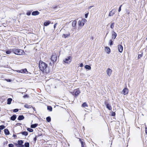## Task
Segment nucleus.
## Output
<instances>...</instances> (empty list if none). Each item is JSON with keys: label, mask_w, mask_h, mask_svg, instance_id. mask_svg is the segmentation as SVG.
Masks as SVG:
<instances>
[{"label": "nucleus", "mask_w": 147, "mask_h": 147, "mask_svg": "<svg viewBox=\"0 0 147 147\" xmlns=\"http://www.w3.org/2000/svg\"><path fill=\"white\" fill-rule=\"evenodd\" d=\"M146 40H147V38H146Z\"/></svg>", "instance_id": "13d9d810"}, {"label": "nucleus", "mask_w": 147, "mask_h": 147, "mask_svg": "<svg viewBox=\"0 0 147 147\" xmlns=\"http://www.w3.org/2000/svg\"><path fill=\"white\" fill-rule=\"evenodd\" d=\"M117 34L114 31H113L112 32V38L113 39H115L116 38V37L117 36Z\"/></svg>", "instance_id": "9d476101"}, {"label": "nucleus", "mask_w": 147, "mask_h": 147, "mask_svg": "<svg viewBox=\"0 0 147 147\" xmlns=\"http://www.w3.org/2000/svg\"><path fill=\"white\" fill-rule=\"evenodd\" d=\"M106 107H107V108L108 109H109V110H110L111 109V107L110 106H109L108 104H107L106 105Z\"/></svg>", "instance_id": "473e14b6"}, {"label": "nucleus", "mask_w": 147, "mask_h": 147, "mask_svg": "<svg viewBox=\"0 0 147 147\" xmlns=\"http://www.w3.org/2000/svg\"><path fill=\"white\" fill-rule=\"evenodd\" d=\"M121 6H122V5H121L119 7V9L118 10V11L119 12H120V11H121Z\"/></svg>", "instance_id": "ea45409f"}, {"label": "nucleus", "mask_w": 147, "mask_h": 147, "mask_svg": "<svg viewBox=\"0 0 147 147\" xmlns=\"http://www.w3.org/2000/svg\"><path fill=\"white\" fill-rule=\"evenodd\" d=\"M27 130L28 131H29L30 132H32L33 131V129H32L29 128H28L27 129Z\"/></svg>", "instance_id": "7c9ffc66"}, {"label": "nucleus", "mask_w": 147, "mask_h": 147, "mask_svg": "<svg viewBox=\"0 0 147 147\" xmlns=\"http://www.w3.org/2000/svg\"><path fill=\"white\" fill-rule=\"evenodd\" d=\"M20 73H24V71H23V69H21V70H20Z\"/></svg>", "instance_id": "a18cd8bd"}, {"label": "nucleus", "mask_w": 147, "mask_h": 147, "mask_svg": "<svg viewBox=\"0 0 147 147\" xmlns=\"http://www.w3.org/2000/svg\"><path fill=\"white\" fill-rule=\"evenodd\" d=\"M73 93H74V92H73L72 94H73V95H74V94Z\"/></svg>", "instance_id": "6e6d98bb"}, {"label": "nucleus", "mask_w": 147, "mask_h": 147, "mask_svg": "<svg viewBox=\"0 0 147 147\" xmlns=\"http://www.w3.org/2000/svg\"><path fill=\"white\" fill-rule=\"evenodd\" d=\"M112 72V70L108 68L107 70V74L109 76H110L111 75Z\"/></svg>", "instance_id": "423d86ee"}, {"label": "nucleus", "mask_w": 147, "mask_h": 147, "mask_svg": "<svg viewBox=\"0 0 147 147\" xmlns=\"http://www.w3.org/2000/svg\"><path fill=\"white\" fill-rule=\"evenodd\" d=\"M39 14V12L37 11H34L32 13V15L33 16H36L38 15Z\"/></svg>", "instance_id": "ddd939ff"}, {"label": "nucleus", "mask_w": 147, "mask_h": 147, "mask_svg": "<svg viewBox=\"0 0 147 147\" xmlns=\"http://www.w3.org/2000/svg\"><path fill=\"white\" fill-rule=\"evenodd\" d=\"M26 14L28 16H29L31 14V12H29L27 13Z\"/></svg>", "instance_id": "c03bdc74"}, {"label": "nucleus", "mask_w": 147, "mask_h": 147, "mask_svg": "<svg viewBox=\"0 0 147 147\" xmlns=\"http://www.w3.org/2000/svg\"><path fill=\"white\" fill-rule=\"evenodd\" d=\"M92 7H93V6H90L88 7V9H90Z\"/></svg>", "instance_id": "8fccbe9b"}, {"label": "nucleus", "mask_w": 147, "mask_h": 147, "mask_svg": "<svg viewBox=\"0 0 147 147\" xmlns=\"http://www.w3.org/2000/svg\"><path fill=\"white\" fill-rule=\"evenodd\" d=\"M109 44L110 46L112 45L113 44V42L111 40H109Z\"/></svg>", "instance_id": "2f4dec72"}, {"label": "nucleus", "mask_w": 147, "mask_h": 147, "mask_svg": "<svg viewBox=\"0 0 147 147\" xmlns=\"http://www.w3.org/2000/svg\"><path fill=\"white\" fill-rule=\"evenodd\" d=\"M9 147H14V145L12 144H9Z\"/></svg>", "instance_id": "4c0bfd02"}, {"label": "nucleus", "mask_w": 147, "mask_h": 147, "mask_svg": "<svg viewBox=\"0 0 147 147\" xmlns=\"http://www.w3.org/2000/svg\"><path fill=\"white\" fill-rule=\"evenodd\" d=\"M69 36H70V34H63L62 36L63 37H64L65 38H66L68 37Z\"/></svg>", "instance_id": "b1692460"}, {"label": "nucleus", "mask_w": 147, "mask_h": 147, "mask_svg": "<svg viewBox=\"0 0 147 147\" xmlns=\"http://www.w3.org/2000/svg\"><path fill=\"white\" fill-rule=\"evenodd\" d=\"M38 125V124L37 123H35L34 124L31 125V127L32 128H35Z\"/></svg>", "instance_id": "412c9836"}, {"label": "nucleus", "mask_w": 147, "mask_h": 147, "mask_svg": "<svg viewBox=\"0 0 147 147\" xmlns=\"http://www.w3.org/2000/svg\"><path fill=\"white\" fill-rule=\"evenodd\" d=\"M24 107H25L27 108V109H30L32 107L30 105H28L27 104H26L24 106Z\"/></svg>", "instance_id": "aec40b11"}, {"label": "nucleus", "mask_w": 147, "mask_h": 147, "mask_svg": "<svg viewBox=\"0 0 147 147\" xmlns=\"http://www.w3.org/2000/svg\"><path fill=\"white\" fill-rule=\"evenodd\" d=\"M5 128V126L3 125H2L0 126V129H3Z\"/></svg>", "instance_id": "72a5a7b5"}, {"label": "nucleus", "mask_w": 147, "mask_h": 147, "mask_svg": "<svg viewBox=\"0 0 147 147\" xmlns=\"http://www.w3.org/2000/svg\"><path fill=\"white\" fill-rule=\"evenodd\" d=\"M21 146H19L20 147H24V146L23 145H21Z\"/></svg>", "instance_id": "603ef678"}, {"label": "nucleus", "mask_w": 147, "mask_h": 147, "mask_svg": "<svg viewBox=\"0 0 147 147\" xmlns=\"http://www.w3.org/2000/svg\"><path fill=\"white\" fill-rule=\"evenodd\" d=\"M23 71H24V73L27 74V71L26 69H23Z\"/></svg>", "instance_id": "e433bc0d"}, {"label": "nucleus", "mask_w": 147, "mask_h": 147, "mask_svg": "<svg viewBox=\"0 0 147 147\" xmlns=\"http://www.w3.org/2000/svg\"><path fill=\"white\" fill-rule=\"evenodd\" d=\"M17 71L18 72L20 73V70H18Z\"/></svg>", "instance_id": "3c124183"}, {"label": "nucleus", "mask_w": 147, "mask_h": 147, "mask_svg": "<svg viewBox=\"0 0 147 147\" xmlns=\"http://www.w3.org/2000/svg\"><path fill=\"white\" fill-rule=\"evenodd\" d=\"M57 58V55L56 54H53L51 56V59L53 62L56 61Z\"/></svg>", "instance_id": "39448f33"}, {"label": "nucleus", "mask_w": 147, "mask_h": 147, "mask_svg": "<svg viewBox=\"0 0 147 147\" xmlns=\"http://www.w3.org/2000/svg\"><path fill=\"white\" fill-rule=\"evenodd\" d=\"M23 98H27L28 97V96L27 94H26L24 96H23Z\"/></svg>", "instance_id": "a19ab883"}, {"label": "nucleus", "mask_w": 147, "mask_h": 147, "mask_svg": "<svg viewBox=\"0 0 147 147\" xmlns=\"http://www.w3.org/2000/svg\"><path fill=\"white\" fill-rule=\"evenodd\" d=\"M82 147H85V144L82 141H81Z\"/></svg>", "instance_id": "f704fd0d"}, {"label": "nucleus", "mask_w": 147, "mask_h": 147, "mask_svg": "<svg viewBox=\"0 0 147 147\" xmlns=\"http://www.w3.org/2000/svg\"><path fill=\"white\" fill-rule=\"evenodd\" d=\"M105 51L108 54H109L111 52L110 49L109 47H105Z\"/></svg>", "instance_id": "f8f14e48"}, {"label": "nucleus", "mask_w": 147, "mask_h": 147, "mask_svg": "<svg viewBox=\"0 0 147 147\" xmlns=\"http://www.w3.org/2000/svg\"><path fill=\"white\" fill-rule=\"evenodd\" d=\"M127 14H129V12H127Z\"/></svg>", "instance_id": "5fc2aeb1"}, {"label": "nucleus", "mask_w": 147, "mask_h": 147, "mask_svg": "<svg viewBox=\"0 0 147 147\" xmlns=\"http://www.w3.org/2000/svg\"><path fill=\"white\" fill-rule=\"evenodd\" d=\"M13 51L14 53L18 55H22L24 53L23 51L19 49H14Z\"/></svg>", "instance_id": "f03ea898"}, {"label": "nucleus", "mask_w": 147, "mask_h": 147, "mask_svg": "<svg viewBox=\"0 0 147 147\" xmlns=\"http://www.w3.org/2000/svg\"><path fill=\"white\" fill-rule=\"evenodd\" d=\"M82 107H87L88 105L86 102H84L82 105Z\"/></svg>", "instance_id": "5701e85b"}, {"label": "nucleus", "mask_w": 147, "mask_h": 147, "mask_svg": "<svg viewBox=\"0 0 147 147\" xmlns=\"http://www.w3.org/2000/svg\"><path fill=\"white\" fill-rule=\"evenodd\" d=\"M83 63H81V64H80V67H83Z\"/></svg>", "instance_id": "de8ad7c7"}, {"label": "nucleus", "mask_w": 147, "mask_h": 147, "mask_svg": "<svg viewBox=\"0 0 147 147\" xmlns=\"http://www.w3.org/2000/svg\"><path fill=\"white\" fill-rule=\"evenodd\" d=\"M135 1H136V0H134Z\"/></svg>", "instance_id": "bf43d9fd"}, {"label": "nucleus", "mask_w": 147, "mask_h": 147, "mask_svg": "<svg viewBox=\"0 0 147 147\" xmlns=\"http://www.w3.org/2000/svg\"><path fill=\"white\" fill-rule=\"evenodd\" d=\"M11 53V51L10 50H8L6 51V53L7 54H10Z\"/></svg>", "instance_id": "c9c22d12"}, {"label": "nucleus", "mask_w": 147, "mask_h": 147, "mask_svg": "<svg viewBox=\"0 0 147 147\" xmlns=\"http://www.w3.org/2000/svg\"><path fill=\"white\" fill-rule=\"evenodd\" d=\"M13 136L15 137L16 136V135L13 134Z\"/></svg>", "instance_id": "864d4df0"}, {"label": "nucleus", "mask_w": 147, "mask_h": 147, "mask_svg": "<svg viewBox=\"0 0 147 147\" xmlns=\"http://www.w3.org/2000/svg\"><path fill=\"white\" fill-rule=\"evenodd\" d=\"M39 67L40 70L43 72H45L47 73L49 72L50 70L47 65L41 61L39 62Z\"/></svg>", "instance_id": "f257e3e1"}, {"label": "nucleus", "mask_w": 147, "mask_h": 147, "mask_svg": "<svg viewBox=\"0 0 147 147\" xmlns=\"http://www.w3.org/2000/svg\"><path fill=\"white\" fill-rule=\"evenodd\" d=\"M57 23H55L54 25V28H55V27H56V26H57Z\"/></svg>", "instance_id": "49530a36"}, {"label": "nucleus", "mask_w": 147, "mask_h": 147, "mask_svg": "<svg viewBox=\"0 0 147 147\" xmlns=\"http://www.w3.org/2000/svg\"><path fill=\"white\" fill-rule=\"evenodd\" d=\"M25 146L26 147H29V144L28 142H26L25 143Z\"/></svg>", "instance_id": "c756f323"}, {"label": "nucleus", "mask_w": 147, "mask_h": 147, "mask_svg": "<svg viewBox=\"0 0 147 147\" xmlns=\"http://www.w3.org/2000/svg\"><path fill=\"white\" fill-rule=\"evenodd\" d=\"M88 13H86L85 14V17L86 18H87L88 15Z\"/></svg>", "instance_id": "37998d69"}, {"label": "nucleus", "mask_w": 147, "mask_h": 147, "mask_svg": "<svg viewBox=\"0 0 147 147\" xmlns=\"http://www.w3.org/2000/svg\"><path fill=\"white\" fill-rule=\"evenodd\" d=\"M142 56V54L139 55L138 56V58L139 59Z\"/></svg>", "instance_id": "79ce46f5"}, {"label": "nucleus", "mask_w": 147, "mask_h": 147, "mask_svg": "<svg viewBox=\"0 0 147 147\" xmlns=\"http://www.w3.org/2000/svg\"><path fill=\"white\" fill-rule=\"evenodd\" d=\"M77 24V21L76 20L73 21L72 22V26L73 27V29H75V27Z\"/></svg>", "instance_id": "9b49d317"}, {"label": "nucleus", "mask_w": 147, "mask_h": 147, "mask_svg": "<svg viewBox=\"0 0 147 147\" xmlns=\"http://www.w3.org/2000/svg\"><path fill=\"white\" fill-rule=\"evenodd\" d=\"M87 21L85 19H83L81 20H79L78 22V25L81 26H84V24Z\"/></svg>", "instance_id": "7ed1b4c3"}, {"label": "nucleus", "mask_w": 147, "mask_h": 147, "mask_svg": "<svg viewBox=\"0 0 147 147\" xmlns=\"http://www.w3.org/2000/svg\"><path fill=\"white\" fill-rule=\"evenodd\" d=\"M12 100V98H8L7 100V104H9V105L11 103V102Z\"/></svg>", "instance_id": "a211bd4d"}, {"label": "nucleus", "mask_w": 147, "mask_h": 147, "mask_svg": "<svg viewBox=\"0 0 147 147\" xmlns=\"http://www.w3.org/2000/svg\"><path fill=\"white\" fill-rule=\"evenodd\" d=\"M1 129H0V133H1Z\"/></svg>", "instance_id": "4d7b16f0"}, {"label": "nucleus", "mask_w": 147, "mask_h": 147, "mask_svg": "<svg viewBox=\"0 0 147 147\" xmlns=\"http://www.w3.org/2000/svg\"><path fill=\"white\" fill-rule=\"evenodd\" d=\"M72 57L71 56H69L64 60V62L67 63H69L71 61Z\"/></svg>", "instance_id": "20e7f679"}, {"label": "nucleus", "mask_w": 147, "mask_h": 147, "mask_svg": "<svg viewBox=\"0 0 147 147\" xmlns=\"http://www.w3.org/2000/svg\"><path fill=\"white\" fill-rule=\"evenodd\" d=\"M84 67L85 69H88V70H90L91 69V67L88 65H86Z\"/></svg>", "instance_id": "4be33fe9"}, {"label": "nucleus", "mask_w": 147, "mask_h": 147, "mask_svg": "<svg viewBox=\"0 0 147 147\" xmlns=\"http://www.w3.org/2000/svg\"><path fill=\"white\" fill-rule=\"evenodd\" d=\"M128 92V89L127 88H124L122 91V93L124 95L127 94Z\"/></svg>", "instance_id": "0eeeda50"}, {"label": "nucleus", "mask_w": 147, "mask_h": 147, "mask_svg": "<svg viewBox=\"0 0 147 147\" xmlns=\"http://www.w3.org/2000/svg\"><path fill=\"white\" fill-rule=\"evenodd\" d=\"M114 23H112L110 26V28L112 29H113L114 28Z\"/></svg>", "instance_id": "bb28decb"}, {"label": "nucleus", "mask_w": 147, "mask_h": 147, "mask_svg": "<svg viewBox=\"0 0 147 147\" xmlns=\"http://www.w3.org/2000/svg\"><path fill=\"white\" fill-rule=\"evenodd\" d=\"M47 109L50 111H52V108L51 106H49L47 107Z\"/></svg>", "instance_id": "a878e982"}, {"label": "nucleus", "mask_w": 147, "mask_h": 147, "mask_svg": "<svg viewBox=\"0 0 147 147\" xmlns=\"http://www.w3.org/2000/svg\"><path fill=\"white\" fill-rule=\"evenodd\" d=\"M22 134L23 135H24L25 136H26L28 134V133L27 131H24L22 132Z\"/></svg>", "instance_id": "393cba45"}, {"label": "nucleus", "mask_w": 147, "mask_h": 147, "mask_svg": "<svg viewBox=\"0 0 147 147\" xmlns=\"http://www.w3.org/2000/svg\"><path fill=\"white\" fill-rule=\"evenodd\" d=\"M24 119V117L23 115H20L18 118V119L19 120H21Z\"/></svg>", "instance_id": "dca6fc26"}, {"label": "nucleus", "mask_w": 147, "mask_h": 147, "mask_svg": "<svg viewBox=\"0 0 147 147\" xmlns=\"http://www.w3.org/2000/svg\"><path fill=\"white\" fill-rule=\"evenodd\" d=\"M23 143V142L22 140H19L18 141V143L20 145H21Z\"/></svg>", "instance_id": "cd10ccee"}, {"label": "nucleus", "mask_w": 147, "mask_h": 147, "mask_svg": "<svg viewBox=\"0 0 147 147\" xmlns=\"http://www.w3.org/2000/svg\"><path fill=\"white\" fill-rule=\"evenodd\" d=\"M51 23V21H47L45 22L44 23V25L45 26H47L49 24Z\"/></svg>", "instance_id": "4468645a"}, {"label": "nucleus", "mask_w": 147, "mask_h": 147, "mask_svg": "<svg viewBox=\"0 0 147 147\" xmlns=\"http://www.w3.org/2000/svg\"><path fill=\"white\" fill-rule=\"evenodd\" d=\"M116 11L115 10H114L113 9L112 11H111L110 12L109 15V16H112L115 14V13Z\"/></svg>", "instance_id": "1a4fd4ad"}, {"label": "nucleus", "mask_w": 147, "mask_h": 147, "mask_svg": "<svg viewBox=\"0 0 147 147\" xmlns=\"http://www.w3.org/2000/svg\"><path fill=\"white\" fill-rule=\"evenodd\" d=\"M4 132L5 135H8L9 134V131L7 129H5L4 130Z\"/></svg>", "instance_id": "2eb2a0df"}, {"label": "nucleus", "mask_w": 147, "mask_h": 147, "mask_svg": "<svg viewBox=\"0 0 147 147\" xmlns=\"http://www.w3.org/2000/svg\"><path fill=\"white\" fill-rule=\"evenodd\" d=\"M80 93V90H76V91L75 92V96H78Z\"/></svg>", "instance_id": "f3484780"}, {"label": "nucleus", "mask_w": 147, "mask_h": 147, "mask_svg": "<svg viewBox=\"0 0 147 147\" xmlns=\"http://www.w3.org/2000/svg\"><path fill=\"white\" fill-rule=\"evenodd\" d=\"M18 109H15L13 110V112H16L18 111Z\"/></svg>", "instance_id": "58836bf2"}, {"label": "nucleus", "mask_w": 147, "mask_h": 147, "mask_svg": "<svg viewBox=\"0 0 147 147\" xmlns=\"http://www.w3.org/2000/svg\"><path fill=\"white\" fill-rule=\"evenodd\" d=\"M16 118V115H13L11 117V119L13 121H14Z\"/></svg>", "instance_id": "6ab92c4d"}, {"label": "nucleus", "mask_w": 147, "mask_h": 147, "mask_svg": "<svg viewBox=\"0 0 147 147\" xmlns=\"http://www.w3.org/2000/svg\"><path fill=\"white\" fill-rule=\"evenodd\" d=\"M46 120L48 122H50L51 120V118L49 117H47L46 118Z\"/></svg>", "instance_id": "c85d7f7f"}, {"label": "nucleus", "mask_w": 147, "mask_h": 147, "mask_svg": "<svg viewBox=\"0 0 147 147\" xmlns=\"http://www.w3.org/2000/svg\"><path fill=\"white\" fill-rule=\"evenodd\" d=\"M115 115V113L114 112H113L112 114V116H114Z\"/></svg>", "instance_id": "09e8293b"}, {"label": "nucleus", "mask_w": 147, "mask_h": 147, "mask_svg": "<svg viewBox=\"0 0 147 147\" xmlns=\"http://www.w3.org/2000/svg\"><path fill=\"white\" fill-rule=\"evenodd\" d=\"M118 49L119 52L120 53L122 52L123 50V47L122 46L120 45H118Z\"/></svg>", "instance_id": "6e6552de"}]
</instances>
